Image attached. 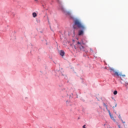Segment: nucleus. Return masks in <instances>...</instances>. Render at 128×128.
<instances>
[{
    "mask_svg": "<svg viewBox=\"0 0 128 128\" xmlns=\"http://www.w3.org/2000/svg\"><path fill=\"white\" fill-rule=\"evenodd\" d=\"M80 30L78 31V36H80L84 34V30H86V26L82 24L78 19L74 20L73 28L74 30Z\"/></svg>",
    "mask_w": 128,
    "mask_h": 128,
    "instance_id": "obj_1",
    "label": "nucleus"
},
{
    "mask_svg": "<svg viewBox=\"0 0 128 128\" xmlns=\"http://www.w3.org/2000/svg\"><path fill=\"white\" fill-rule=\"evenodd\" d=\"M57 0V2H58V4H59L60 10H62V12H66V14H67L68 16H70V12H66V9H64V8L62 4V1H60V0Z\"/></svg>",
    "mask_w": 128,
    "mask_h": 128,
    "instance_id": "obj_2",
    "label": "nucleus"
},
{
    "mask_svg": "<svg viewBox=\"0 0 128 128\" xmlns=\"http://www.w3.org/2000/svg\"><path fill=\"white\" fill-rule=\"evenodd\" d=\"M77 44H80L78 47H79V48H80V50H82V52H88L86 48V47L82 46V44H84V42H78Z\"/></svg>",
    "mask_w": 128,
    "mask_h": 128,
    "instance_id": "obj_3",
    "label": "nucleus"
},
{
    "mask_svg": "<svg viewBox=\"0 0 128 128\" xmlns=\"http://www.w3.org/2000/svg\"><path fill=\"white\" fill-rule=\"evenodd\" d=\"M110 72H114V76H126V74H122V73L118 74V72H116L113 68H110Z\"/></svg>",
    "mask_w": 128,
    "mask_h": 128,
    "instance_id": "obj_4",
    "label": "nucleus"
},
{
    "mask_svg": "<svg viewBox=\"0 0 128 128\" xmlns=\"http://www.w3.org/2000/svg\"><path fill=\"white\" fill-rule=\"evenodd\" d=\"M76 92V89L74 88H71L68 94H67V96H70V98H72L74 96V92Z\"/></svg>",
    "mask_w": 128,
    "mask_h": 128,
    "instance_id": "obj_5",
    "label": "nucleus"
},
{
    "mask_svg": "<svg viewBox=\"0 0 128 128\" xmlns=\"http://www.w3.org/2000/svg\"><path fill=\"white\" fill-rule=\"evenodd\" d=\"M60 76H62V78H65V80H68V76L64 74L62 72H60Z\"/></svg>",
    "mask_w": 128,
    "mask_h": 128,
    "instance_id": "obj_6",
    "label": "nucleus"
},
{
    "mask_svg": "<svg viewBox=\"0 0 128 128\" xmlns=\"http://www.w3.org/2000/svg\"><path fill=\"white\" fill-rule=\"evenodd\" d=\"M59 54L61 56H64V50H60L59 51Z\"/></svg>",
    "mask_w": 128,
    "mask_h": 128,
    "instance_id": "obj_7",
    "label": "nucleus"
},
{
    "mask_svg": "<svg viewBox=\"0 0 128 128\" xmlns=\"http://www.w3.org/2000/svg\"><path fill=\"white\" fill-rule=\"evenodd\" d=\"M66 104L68 106H72V102H70L66 101Z\"/></svg>",
    "mask_w": 128,
    "mask_h": 128,
    "instance_id": "obj_8",
    "label": "nucleus"
},
{
    "mask_svg": "<svg viewBox=\"0 0 128 128\" xmlns=\"http://www.w3.org/2000/svg\"><path fill=\"white\" fill-rule=\"evenodd\" d=\"M111 120H112L114 122H116V119L114 118V116L112 115L110 116Z\"/></svg>",
    "mask_w": 128,
    "mask_h": 128,
    "instance_id": "obj_9",
    "label": "nucleus"
},
{
    "mask_svg": "<svg viewBox=\"0 0 128 128\" xmlns=\"http://www.w3.org/2000/svg\"><path fill=\"white\" fill-rule=\"evenodd\" d=\"M36 16H37L36 13L34 12L32 13L33 18H36Z\"/></svg>",
    "mask_w": 128,
    "mask_h": 128,
    "instance_id": "obj_10",
    "label": "nucleus"
},
{
    "mask_svg": "<svg viewBox=\"0 0 128 128\" xmlns=\"http://www.w3.org/2000/svg\"><path fill=\"white\" fill-rule=\"evenodd\" d=\"M103 105L106 107V110H108V105L106 104V103H103Z\"/></svg>",
    "mask_w": 128,
    "mask_h": 128,
    "instance_id": "obj_11",
    "label": "nucleus"
},
{
    "mask_svg": "<svg viewBox=\"0 0 128 128\" xmlns=\"http://www.w3.org/2000/svg\"><path fill=\"white\" fill-rule=\"evenodd\" d=\"M114 96H116V94H118V91L114 90Z\"/></svg>",
    "mask_w": 128,
    "mask_h": 128,
    "instance_id": "obj_12",
    "label": "nucleus"
},
{
    "mask_svg": "<svg viewBox=\"0 0 128 128\" xmlns=\"http://www.w3.org/2000/svg\"><path fill=\"white\" fill-rule=\"evenodd\" d=\"M108 114H109L110 116H112V114L110 113V110H108Z\"/></svg>",
    "mask_w": 128,
    "mask_h": 128,
    "instance_id": "obj_13",
    "label": "nucleus"
},
{
    "mask_svg": "<svg viewBox=\"0 0 128 128\" xmlns=\"http://www.w3.org/2000/svg\"><path fill=\"white\" fill-rule=\"evenodd\" d=\"M118 118H120V120H122V116H120V114H119Z\"/></svg>",
    "mask_w": 128,
    "mask_h": 128,
    "instance_id": "obj_14",
    "label": "nucleus"
},
{
    "mask_svg": "<svg viewBox=\"0 0 128 128\" xmlns=\"http://www.w3.org/2000/svg\"><path fill=\"white\" fill-rule=\"evenodd\" d=\"M121 121L122 122V124H126V122H124V120H122V119H121Z\"/></svg>",
    "mask_w": 128,
    "mask_h": 128,
    "instance_id": "obj_15",
    "label": "nucleus"
},
{
    "mask_svg": "<svg viewBox=\"0 0 128 128\" xmlns=\"http://www.w3.org/2000/svg\"><path fill=\"white\" fill-rule=\"evenodd\" d=\"M82 128H86V124L83 126Z\"/></svg>",
    "mask_w": 128,
    "mask_h": 128,
    "instance_id": "obj_16",
    "label": "nucleus"
},
{
    "mask_svg": "<svg viewBox=\"0 0 128 128\" xmlns=\"http://www.w3.org/2000/svg\"><path fill=\"white\" fill-rule=\"evenodd\" d=\"M116 106H118V104H116V103H115V108H116Z\"/></svg>",
    "mask_w": 128,
    "mask_h": 128,
    "instance_id": "obj_17",
    "label": "nucleus"
},
{
    "mask_svg": "<svg viewBox=\"0 0 128 128\" xmlns=\"http://www.w3.org/2000/svg\"><path fill=\"white\" fill-rule=\"evenodd\" d=\"M74 48L75 50L76 49V46H74Z\"/></svg>",
    "mask_w": 128,
    "mask_h": 128,
    "instance_id": "obj_18",
    "label": "nucleus"
},
{
    "mask_svg": "<svg viewBox=\"0 0 128 128\" xmlns=\"http://www.w3.org/2000/svg\"><path fill=\"white\" fill-rule=\"evenodd\" d=\"M35 2H38V0H34Z\"/></svg>",
    "mask_w": 128,
    "mask_h": 128,
    "instance_id": "obj_19",
    "label": "nucleus"
},
{
    "mask_svg": "<svg viewBox=\"0 0 128 128\" xmlns=\"http://www.w3.org/2000/svg\"><path fill=\"white\" fill-rule=\"evenodd\" d=\"M51 30H52V32H54V30H52V28H50Z\"/></svg>",
    "mask_w": 128,
    "mask_h": 128,
    "instance_id": "obj_20",
    "label": "nucleus"
},
{
    "mask_svg": "<svg viewBox=\"0 0 128 128\" xmlns=\"http://www.w3.org/2000/svg\"><path fill=\"white\" fill-rule=\"evenodd\" d=\"M51 30H52V32H54V30H52V28H50Z\"/></svg>",
    "mask_w": 128,
    "mask_h": 128,
    "instance_id": "obj_21",
    "label": "nucleus"
},
{
    "mask_svg": "<svg viewBox=\"0 0 128 128\" xmlns=\"http://www.w3.org/2000/svg\"><path fill=\"white\" fill-rule=\"evenodd\" d=\"M46 46H48V42H46Z\"/></svg>",
    "mask_w": 128,
    "mask_h": 128,
    "instance_id": "obj_22",
    "label": "nucleus"
},
{
    "mask_svg": "<svg viewBox=\"0 0 128 128\" xmlns=\"http://www.w3.org/2000/svg\"><path fill=\"white\" fill-rule=\"evenodd\" d=\"M48 24H50V20H48Z\"/></svg>",
    "mask_w": 128,
    "mask_h": 128,
    "instance_id": "obj_23",
    "label": "nucleus"
},
{
    "mask_svg": "<svg viewBox=\"0 0 128 128\" xmlns=\"http://www.w3.org/2000/svg\"><path fill=\"white\" fill-rule=\"evenodd\" d=\"M50 28H52V26H50Z\"/></svg>",
    "mask_w": 128,
    "mask_h": 128,
    "instance_id": "obj_24",
    "label": "nucleus"
},
{
    "mask_svg": "<svg viewBox=\"0 0 128 128\" xmlns=\"http://www.w3.org/2000/svg\"><path fill=\"white\" fill-rule=\"evenodd\" d=\"M118 126L119 128H120V125H118Z\"/></svg>",
    "mask_w": 128,
    "mask_h": 128,
    "instance_id": "obj_25",
    "label": "nucleus"
},
{
    "mask_svg": "<svg viewBox=\"0 0 128 128\" xmlns=\"http://www.w3.org/2000/svg\"><path fill=\"white\" fill-rule=\"evenodd\" d=\"M48 21L50 20H48Z\"/></svg>",
    "mask_w": 128,
    "mask_h": 128,
    "instance_id": "obj_26",
    "label": "nucleus"
},
{
    "mask_svg": "<svg viewBox=\"0 0 128 128\" xmlns=\"http://www.w3.org/2000/svg\"><path fill=\"white\" fill-rule=\"evenodd\" d=\"M40 72H42V71H40Z\"/></svg>",
    "mask_w": 128,
    "mask_h": 128,
    "instance_id": "obj_27",
    "label": "nucleus"
},
{
    "mask_svg": "<svg viewBox=\"0 0 128 128\" xmlns=\"http://www.w3.org/2000/svg\"><path fill=\"white\" fill-rule=\"evenodd\" d=\"M112 108H114V106H113V107H112Z\"/></svg>",
    "mask_w": 128,
    "mask_h": 128,
    "instance_id": "obj_28",
    "label": "nucleus"
},
{
    "mask_svg": "<svg viewBox=\"0 0 128 128\" xmlns=\"http://www.w3.org/2000/svg\"><path fill=\"white\" fill-rule=\"evenodd\" d=\"M120 80H122V78H120Z\"/></svg>",
    "mask_w": 128,
    "mask_h": 128,
    "instance_id": "obj_29",
    "label": "nucleus"
},
{
    "mask_svg": "<svg viewBox=\"0 0 128 128\" xmlns=\"http://www.w3.org/2000/svg\"><path fill=\"white\" fill-rule=\"evenodd\" d=\"M97 100H98V98H97Z\"/></svg>",
    "mask_w": 128,
    "mask_h": 128,
    "instance_id": "obj_30",
    "label": "nucleus"
},
{
    "mask_svg": "<svg viewBox=\"0 0 128 128\" xmlns=\"http://www.w3.org/2000/svg\"><path fill=\"white\" fill-rule=\"evenodd\" d=\"M115 114H116V112H115Z\"/></svg>",
    "mask_w": 128,
    "mask_h": 128,
    "instance_id": "obj_31",
    "label": "nucleus"
},
{
    "mask_svg": "<svg viewBox=\"0 0 128 128\" xmlns=\"http://www.w3.org/2000/svg\"><path fill=\"white\" fill-rule=\"evenodd\" d=\"M45 42H46V40H45Z\"/></svg>",
    "mask_w": 128,
    "mask_h": 128,
    "instance_id": "obj_32",
    "label": "nucleus"
},
{
    "mask_svg": "<svg viewBox=\"0 0 128 128\" xmlns=\"http://www.w3.org/2000/svg\"><path fill=\"white\" fill-rule=\"evenodd\" d=\"M104 126H106V124H104Z\"/></svg>",
    "mask_w": 128,
    "mask_h": 128,
    "instance_id": "obj_33",
    "label": "nucleus"
}]
</instances>
